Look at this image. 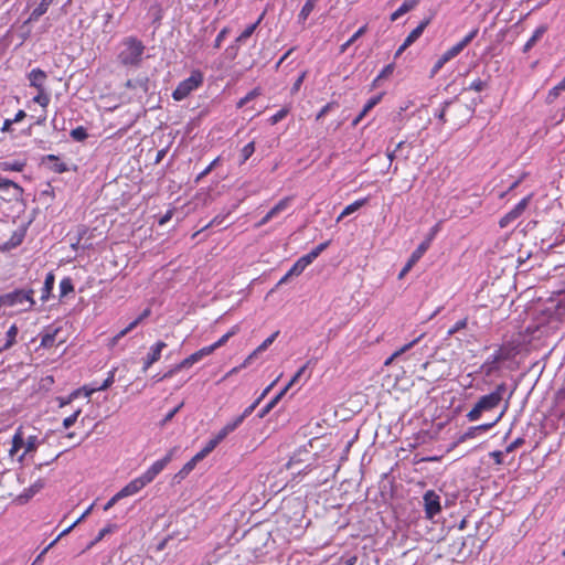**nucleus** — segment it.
I'll return each mask as SVG.
<instances>
[{"instance_id": "obj_53", "label": "nucleus", "mask_w": 565, "mask_h": 565, "mask_svg": "<svg viewBox=\"0 0 565 565\" xmlns=\"http://www.w3.org/2000/svg\"><path fill=\"white\" fill-rule=\"evenodd\" d=\"M115 372H116V369H113L108 373L107 379L95 391H106L108 387H110L113 385V383L115 382Z\"/></svg>"}, {"instance_id": "obj_29", "label": "nucleus", "mask_w": 565, "mask_h": 565, "mask_svg": "<svg viewBox=\"0 0 565 565\" xmlns=\"http://www.w3.org/2000/svg\"><path fill=\"white\" fill-rule=\"evenodd\" d=\"M25 166H26V162L25 161H20V160H14L12 162H9V161L0 162V169L2 171H17V172H21V171H23Z\"/></svg>"}, {"instance_id": "obj_54", "label": "nucleus", "mask_w": 565, "mask_h": 565, "mask_svg": "<svg viewBox=\"0 0 565 565\" xmlns=\"http://www.w3.org/2000/svg\"><path fill=\"white\" fill-rule=\"evenodd\" d=\"M467 324H468V318L466 317V318H463V319H461V320L457 321V322H456V323H455V324H454V326L448 330L447 334H448V335H452V334H455L456 332H458V331H460V330L465 329V328L467 327Z\"/></svg>"}, {"instance_id": "obj_12", "label": "nucleus", "mask_w": 565, "mask_h": 565, "mask_svg": "<svg viewBox=\"0 0 565 565\" xmlns=\"http://www.w3.org/2000/svg\"><path fill=\"white\" fill-rule=\"evenodd\" d=\"M531 196H526L522 199L509 213L502 216L499 221V225L501 228L507 227L511 222L515 221L521 214L525 211Z\"/></svg>"}, {"instance_id": "obj_62", "label": "nucleus", "mask_w": 565, "mask_h": 565, "mask_svg": "<svg viewBox=\"0 0 565 565\" xmlns=\"http://www.w3.org/2000/svg\"><path fill=\"white\" fill-rule=\"evenodd\" d=\"M479 30L476 28L470 31L460 42L466 47L478 34Z\"/></svg>"}, {"instance_id": "obj_8", "label": "nucleus", "mask_w": 565, "mask_h": 565, "mask_svg": "<svg viewBox=\"0 0 565 565\" xmlns=\"http://www.w3.org/2000/svg\"><path fill=\"white\" fill-rule=\"evenodd\" d=\"M311 458L312 455L309 450H307L306 448L300 449L297 452H295L294 456L290 457L286 467L289 470L295 469L294 473L306 472L310 466L309 461L311 460Z\"/></svg>"}, {"instance_id": "obj_18", "label": "nucleus", "mask_w": 565, "mask_h": 565, "mask_svg": "<svg viewBox=\"0 0 565 565\" xmlns=\"http://www.w3.org/2000/svg\"><path fill=\"white\" fill-rule=\"evenodd\" d=\"M290 198H284L280 200L273 209H270L267 214L256 224L257 227H260L267 224L271 218L278 215L280 212L287 209L290 203Z\"/></svg>"}, {"instance_id": "obj_2", "label": "nucleus", "mask_w": 565, "mask_h": 565, "mask_svg": "<svg viewBox=\"0 0 565 565\" xmlns=\"http://www.w3.org/2000/svg\"><path fill=\"white\" fill-rule=\"evenodd\" d=\"M145 45L135 36L124 39L118 53V62L124 66H138L142 61Z\"/></svg>"}, {"instance_id": "obj_37", "label": "nucleus", "mask_w": 565, "mask_h": 565, "mask_svg": "<svg viewBox=\"0 0 565 565\" xmlns=\"http://www.w3.org/2000/svg\"><path fill=\"white\" fill-rule=\"evenodd\" d=\"M18 327L15 324H12L9 330L7 331V341L2 345V349H10L15 343V338L18 335Z\"/></svg>"}, {"instance_id": "obj_43", "label": "nucleus", "mask_w": 565, "mask_h": 565, "mask_svg": "<svg viewBox=\"0 0 565 565\" xmlns=\"http://www.w3.org/2000/svg\"><path fill=\"white\" fill-rule=\"evenodd\" d=\"M259 95H260V89L258 87L252 89L245 97H243L238 100V103L236 105L237 108H242L243 106H245L247 103L255 99Z\"/></svg>"}, {"instance_id": "obj_22", "label": "nucleus", "mask_w": 565, "mask_h": 565, "mask_svg": "<svg viewBox=\"0 0 565 565\" xmlns=\"http://www.w3.org/2000/svg\"><path fill=\"white\" fill-rule=\"evenodd\" d=\"M429 19L422 21L419 25L415 28L405 39V46H411L423 34L424 30L429 24Z\"/></svg>"}, {"instance_id": "obj_52", "label": "nucleus", "mask_w": 565, "mask_h": 565, "mask_svg": "<svg viewBox=\"0 0 565 565\" xmlns=\"http://www.w3.org/2000/svg\"><path fill=\"white\" fill-rule=\"evenodd\" d=\"M115 529V525L109 524L102 529L95 540L89 544L88 547L95 545L97 542L102 541L107 534L111 533Z\"/></svg>"}, {"instance_id": "obj_42", "label": "nucleus", "mask_w": 565, "mask_h": 565, "mask_svg": "<svg viewBox=\"0 0 565 565\" xmlns=\"http://www.w3.org/2000/svg\"><path fill=\"white\" fill-rule=\"evenodd\" d=\"M447 117L449 119L448 122L454 126H461L469 120V118L463 117L461 113H448Z\"/></svg>"}, {"instance_id": "obj_34", "label": "nucleus", "mask_w": 565, "mask_h": 565, "mask_svg": "<svg viewBox=\"0 0 565 565\" xmlns=\"http://www.w3.org/2000/svg\"><path fill=\"white\" fill-rule=\"evenodd\" d=\"M57 332H58V329H54L53 331H49V332H45L44 334H42L41 347L46 348V349L52 348L55 342Z\"/></svg>"}, {"instance_id": "obj_45", "label": "nucleus", "mask_w": 565, "mask_h": 565, "mask_svg": "<svg viewBox=\"0 0 565 565\" xmlns=\"http://www.w3.org/2000/svg\"><path fill=\"white\" fill-rule=\"evenodd\" d=\"M38 447V437L36 436H29L26 440H24V452L21 456L20 459H22L26 454L34 451Z\"/></svg>"}, {"instance_id": "obj_19", "label": "nucleus", "mask_w": 565, "mask_h": 565, "mask_svg": "<svg viewBox=\"0 0 565 565\" xmlns=\"http://www.w3.org/2000/svg\"><path fill=\"white\" fill-rule=\"evenodd\" d=\"M279 331L274 332L270 337H268L262 344H259L244 361L242 366H247L250 364L252 360L255 359L258 354L265 352L269 345L275 341V339L278 337Z\"/></svg>"}, {"instance_id": "obj_25", "label": "nucleus", "mask_w": 565, "mask_h": 565, "mask_svg": "<svg viewBox=\"0 0 565 565\" xmlns=\"http://www.w3.org/2000/svg\"><path fill=\"white\" fill-rule=\"evenodd\" d=\"M45 161L53 162V164L50 167V169L55 173H63L68 170L66 163L61 162L57 156L47 154L43 158V162H45Z\"/></svg>"}, {"instance_id": "obj_55", "label": "nucleus", "mask_w": 565, "mask_h": 565, "mask_svg": "<svg viewBox=\"0 0 565 565\" xmlns=\"http://www.w3.org/2000/svg\"><path fill=\"white\" fill-rule=\"evenodd\" d=\"M195 465L189 460L181 469L180 471L175 475V477H179L181 479L185 478L193 469H194Z\"/></svg>"}, {"instance_id": "obj_7", "label": "nucleus", "mask_w": 565, "mask_h": 565, "mask_svg": "<svg viewBox=\"0 0 565 565\" xmlns=\"http://www.w3.org/2000/svg\"><path fill=\"white\" fill-rule=\"evenodd\" d=\"M274 385L270 384L265 391L264 393L262 394V396L255 401L250 406H248L244 412L243 414H241L239 416H237L235 419H233L232 422L227 423L218 433L217 435L214 437L215 439H217L218 443H221L228 434H231L232 431H234L243 422L244 419L250 415L254 409L256 408V406L258 405L260 398L271 388V386Z\"/></svg>"}, {"instance_id": "obj_47", "label": "nucleus", "mask_w": 565, "mask_h": 565, "mask_svg": "<svg viewBox=\"0 0 565 565\" xmlns=\"http://www.w3.org/2000/svg\"><path fill=\"white\" fill-rule=\"evenodd\" d=\"M213 352H214L213 348L211 345H209V347H204V348L200 349L199 351L192 353L191 356H192V360H194V362L196 363Z\"/></svg>"}, {"instance_id": "obj_31", "label": "nucleus", "mask_w": 565, "mask_h": 565, "mask_svg": "<svg viewBox=\"0 0 565 565\" xmlns=\"http://www.w3.org/2000/svg\"><path fill=\"white\" fill-rule=\"evenodd\" d=\"M318 0H307L305 6L302 7L301 11L298 14V21L299 23H303L310 13L313 11Z\"/></svg>"}, {"instance_id": "obj_60", "label": "nucleus", "mask_w": 565, "mask_h": 565, "mask_svg": "<svg viewBox=\"0 0 565 565\" xmlns=\"http://www.w3.org/2000/svg\"><path fill=\"white\" fill-rule=\"evenodd\" d=\"M288 114V109L286 108H282L280 109L278 113H276L275 115H273L269 119L270 124L271 125H276L277 122H279L280 120H282Z\"/></svg>"}, {"instance_id": "obj_39", "label": "nucleus", "mask_w": 565, "mask_h": 565, "mask_svg": "<svg viewBox=\"0 0 565 565\" xmlns=\"http://www.w3.org/2000/svg\"><path fill=\"white\" fill-rule=\"evenodd\" d=\"M238 332V327L237 326H234L227 333H225L218 341H216L215 343L211 344V347L213 348V350L215 351L216 349L221 348L222 345H224L233 335H235L236 333Z\"/></svg>"}, {"instance_id": "obj_14", "label": "nucleus", "mask_w": 565, "mask_h": 565, "mask_svg": "<svg viewBox=\"0 0 565 565\" xmlns=\"http://www.w3.org/2000/svg\"><path fill=\"white\" fill-rule=\"evenodd\" d=\"M503 412H501L499 414V416H497L494 418L493 422L491 423H488V424H482V425H479V426H473V427H469L467 431H465L459 438H458V443H463L468 439H471V438H475L480 431H487L489 430L490 428H492L500 419L501 417L503 416Z\"/></svg>"}, {"instance_id": "obj_15", "label": "nucleus", "mask_w": 565, "mask_h": 565, "mask_svg": "<svg viewBox=\"0 0 565 565\" xmlns=\"http://www.w3.org/2000/svg\"><path fill=\"white\" fill-rule=\"evenodd\" d=\"M148 482L143 479L142 476L131 480L128 484H126L119 492H117V498H126L139 492L142 488H145Z\"/></svg>"}, {"instance_id": "obj_40", "label": "nucleus", "mask_w": 565, "mask_h": 565, "mask_svg": "<svg viewBox=\"0 0 565 565\" xmlns=\"http://www.w3.org/2000/svg\"><path fill=\"white\" fill-rule=\"evenodd\" d=\"M367 26H361L345 43H343L340 47V51L343 53L347 49L352 45L359 38H361L366 32Z\"/></svg>"}, {"instance_id": "obj_3", "label": "nucleus", "mask_w": 565, "mask_h": 565, "mask_svg": "<svg viewBox=\"0 0 565 565\" xmlns=\"http://www.w3.org/2000/svg\"><path fill=\"white\" fill-rule=\"evenodd\" d=\"M33 290L15 289L11 292L0 295V308L1 307H15L29 303L26 308L21 310H28L34 305Z\"/></svg>"}, {"instance_id": "obj_38", "label": "nucleus", "mask_w": 565, "mask_h": 565, "mask_svg": "<svg viewBox=\"0 0 565 565\" xmlns=\"http://www.w3.org/2000/svg\"><path fill=\"white\" fill-rule=\"evenodd\" d=\"M463 49H465V46L462 45L461 42L457 43L456 45L451 46L449 50H447L443 54V61H448L449 62L451 58H454L458 54H460Z\"/></svg>"}, {"instance_id": "obj_13", "label": "nucleus", "mask_w": 565, "mask_h": 565, "mask_svg": "<svg viewBox=\"0 0 565 565\" xmlns=\"http://www.w3.org/2000/svg\"><path fill=\"white\" fill-rule=\"evenodd\" d=\"M429 247V241H425L418 245V247L412 253L409 259L398 274V279H403L406 274L413 268V266L422 258L425 252Z\"/></svg>"}, {"instance_id": "obj_61", "label": "nucleus", "mask_w": 565, "mask_h": 565, "mask_svg": "<svg viewBox=\"0 0 565 565\" xmlns=\"http://www.w3.org/2000/svg\"><path fill=\"white\" fill-rule=\"evenodd\" d=\"M524 443H525L524 438H522V437L516 438L509 446H507L505 452L510 454V452L514 451L515 449H518L519 447L524 445Z\"/></svg>"}, {"instance_id": "obj_44", "label": "nucleus", "mask_w": 565, "mask_h": 565, "mask_svg": "<svg viewBox=\"0 0 565 565\" xmlns=\"http://www.w3.org/2000/svg\"><path fill=\"white\" fill-rule=\"evenodd\" d=\"M70 135L75 141H84L88 137L87 130L82 126L71 130Z\"/></svg>"}, {"instance_id": "obj_6", "label": "nucleus", "mask_w": 565, "mask_h": 565, "mask_svg": "<svg viewBox=\"0 0 565 565\" xmlns=\"http://www.w3.org/2000/svg\"><path fill=\"white\" fill-rule=\"evenodd\" d=\"M448 113H461L463 117L471 118L473 110L466 104L460 103L457 98L445 102L443 107L435 114L441 125L449 121L447 117Z\"/></svg>"}, {"instance_id": "obj_46", "label": "nucleus", "mask_w": 565, "mask_h": 565, "mask_svg": "<svg viewBox=\"0 0 565 565\" xmlns=\"http://www.w3.org/2000/svg\"><path fill=\"white\" fill-rule=\"evenodd\" d=\"M263 17H264V13L259 17V19H258L255 23H253V24L248 25V26H247V28L242 32V34L238 36V39H237V40H238V41H242V40H246V39H248V38H249L254 32H255V30H256V28L258 26V24L260 23V21H262Z\"/></svg>"}, {"instance_id": "obj_20", "label": "nucleus", "mask_w": 565, "mask_h": 565, "mask_svg": "<svg viewBox=\"0 0 565 565\" xmlns=\"http://www.w3.org/2000/svg\"><path fill=\"white\" fill-rule=\"evenodd\" d=\"M45 79H46V74H45V72H43L40 68H34L29 74L30 86L36 88L38 90L45 89L44 88Z\"/></svg>"}, {"instance_id": "obj_28", "label": "nucleus", "mask_w": 565, "mask_h": 565, "mask_svg": "<svg viewBox=\"0 0 565 565\" xmlns=\"http://www.w3.org/2000/svg\"><path fill=\"white\" fill-rule=\"evenodd\" d=\"M45 486L44 479L39 478L34 481L28 489L24 490L21 498H24L26 500L31 499L34 494H36L39 491H41Z\"/></svg>"}, {"instance_id": "obj_64", "label": "nucleus", "mask_w": 565, "mask_h": 565, "mask_svg": "<svg viewBox=\"0 0 565 565\" xmlns=\"http://www.w3.org/2000/svg\"><path fill=\"white\" fill-rule=\"evenodd\" d=\"M194 363V360H192V356L190 355L183 361H181L179 364H177V370L181 371L183 369L192 366Z\"/></svg>"}, {"instance_id": "obj_16", "label": "nucleus", "mask_w": 565, "mask_h": 565, "mask_svg": "<svg viewBox=\"0 0 565 565\" xmlns=\"http://www.w3.org/2000/svg\"><path fill=\"white\" fill-rule=\"evenodd\" d=\"M167 347L163 341H158L150 348V352L143 360L142 370L147 371L153 363L160 360L162 350Z\"/></svg>"}, {"instance_id": "obj_56", "label": "nucleus", "mask_w": 565, "mask_h": 565, "mask_svg": "<svg viewBox=\"0 0 565 565\" xmlns=\"http://www.w3.org/2000/svg\"><path fill=\"white\" fill-rule=\"evenodd\" d=\"M488 87V83L486 81H482L480 78L475 79L467 89L476 90V92H482Z\"/></svg>"}, {"instance_id": "obj_27", "label": "nucleus", "mask_w": 565, "mask_h": 565, "mask_svg": "<svg viewBox=\"0 0 565 565\" xmlns=\"http://www.w3.org/2000/svg\"><path fill=\"white\" fill-rule=\"evenodd\" d=\"M382 95L374 96L367 100L359 116L353 120V126H356L361 119L381 100Z\"/></svg>"}, {"instance_id": "obj_17", "label": "nucleus", "mask_w": 565, "mask_h": 565, "mask_svg": "<svg viewBox=\"0 0 565 565\" xmlns=\"http://www.w3.org/2000/svg\"><path fill=\"white\" fill-rule=\"evenodd\" d=\"M151 313L150 308H146L141 315L136 318L134 321H131L125 329H122L120 332H118L110 341L111 345L117 344V342L125 337L128 332L134 330L143 319L148 318Z\"/></svg>"}, {"instance_id": "obj_32", "label": "nucleus", "mask_w": 565, "mask_h": 565, "mask_svg": "<svg viewBox=\"0 0 565 565\" xmlns=\"http://www.w3.org/2000/svg\"><path fill=\"white\" fill-rule=\"evenodd\" d=\"M503 359H504V356L502 355L501 351H498L494 354H492L491 356H489L483 365V367H488L487 374H490L492 372V370H494L497 367V364L499 362H501Z\"/></svg>"}, {"instance_id": "obj_48", "label": "nucleus", "mask_w": 565, "mask_h": 565, "mask_svg": "<svg viewBox=\"0 0 565 565\" xmlns=\"http://www.w3.org/2000/svg\"><path fill=\"white\" fill-rule=\"evenodd\" d=\"M562 90H565V77L550 90L547 96L548 100L553 102L556 99Z\"/></svg>"}, {"instance_id": "obj_1", "label": "nucleus", "mask_w": 565, "mask_h": 565, "mask_svg": "<svg viewBox=\"0 0 565 565\" xmlns=\"http://www.w3.org/2000/svg\"><path fill=\"white\" fill-rule=\"evenodd\" d=\"M507 392L505 383H501L497 385L495 390L490 394L481 396L473 408L467 414V418L470 422L478 420L482 413L490 412L499 406L501 403L503 395Z\"/></svg>"}, {"instance_id": "obj_11", "label": "nucleus", "mask_w": 565, "mask_h": 565, "mask_svg": "<svg viewBox=\"0 0 565 565\" xmlns=\"http://www.w3.org/2000/svg\"><path fill=\"white\" fill-rule=\"evenodd\" d=\"M0 190L7 193V201H18L23 194V188L14 181L0 177Z\"/></svg>"}, {"instance_id": "obj_9", "label": "nucleus", "mask_w": 565, "mask_h": 565, "mask_svg": "<svg viewBox=\"0 0 565 565\" xmlns=\"http://www.w3.org/2000/svg\"><path fill=\"white\" fill-rule=\"evenodd\" d=\"M423 500L427 519H433L441 511L440 497L434 490L426 491Z\"/></svg>"}, {"instance_id": "obj_36", "label": "nucleus", "mask_w": 565, "mask_h": 565, "mask_svg": "<svg viewBox=\"0 0 565 565\" xmlns=\"http://www.w3.org/2000/svg\"><path fill=\"white\" fill-rule=\"evenodd\" d=\"M366 202V199H362V200H358L355 202H353L352 204L348 205L343 211L342 213L339 215L338 217V222L340 220H342L344 216L355 212L356 210H359L361 206H363Z\"/></svg>"}, {"instance_id": "obj_41", "label": "nucleus", "mask_w": 565, "mask_h": 565, "mask_svg": "<svg viewBox=\"0 0 565 565\" xmlns=\"http://www.w3.org/2000/svg\"><path fill=\"white\" fill-rule=\"evenodd\" d=\"M33 102L45 108L50 103V95L45 89L38 90V95L33 97Z\"/></svg>"}, {"instance_id": "obj_49", "label": "nucleus", "mask_w": 565, "mask_h": 565, "mask_svg": "<svg viewBox=\"0 0 565 565\" xmlns=\"http://www.w3.org/2000/svg\"><path fill=\"white\" fill-rule=\"evenodd\" d=\"M254 151H255V143H254V141L248 142L246 146H244V148L241 151V156H242L241 163L246 162L252 157Z\"/></svg>"}, {"instance_id": "obj_35", "label": "nucleus", "mask_w": 565, "mask_h": 565, "mask_svg": "<svg viewBox=\"0 0 565 565\" xmlns=\"http://www.w3.org/2000/svg\"><path fill=\"white\" fill-rule=\"evenodd\" d=\"M74 291V285L70 277H65L60 282V296L61 298L67 296Z\"/></svg>"}, {"instance_id": "obj_4", "label": "nucleus", "mask_w": 565, "mask_h": 565, "mask_svg": "<svg viewBox=\"0 0 565 565\" xmlns=\"http://www.w3.org/2000/svg\"><path fill=\"white\" fill-rule=\"evenodd\" d=\"M203 83V74L200 71L191 73L190 77L182 81L172 93L174 100H182L188 97L191 92L196 89Z\"/></svg>"}, {"instance_id": "obj_26", "label": "nucleus", "mask_w": 565, "mask_h": 565, "mask_svg": "<svg viewBox=\"0 0 565 565\" xmlns=\"http://www.w3.org/2000/svg\"><path fill=\"white\" fill-rule=\"evenodd\" d=\"M422 338H423V334L419 335L418 338H416L415 340L406 343L401 349L396 350L390 358L386 359V361L384 362V365L387 366V365L392 364V362L395 359H397L398 356H401L402 354H404L405 352L411 350Z\"/></svg>"}, {"instance_id": "obj_57", "label": "nucleus", "mask_w": 565, "mask_h": 565, "mask_svg": "<svg viewBox=\"0 0 565 565\" xmlns=\"http://www.w3.org/2000/svg\"><path fill=\"white\" fill-rule=\"evenodd\" d=\"M79 414H81V409H77V411H75L72 415H70L68 417H66V418L63 420V426H64V428H65V429H68L71 426H73V425L76 423V420H77V418H78Z\"/></svg>"}, {"instance_id": "obj_21", "label": "nucleus", "mask_w": 565, "mask_h": 565, "mask_svg": "<svg viewBox=\"0 0 565 565\" xmlns=\"http://www.w3.org/2000/svg\"><path fill=\"white\" fill-rule=\"evenodd\" d=\"M53 3V0H42L40 4L31 12L25 23L38 21L44 13H46L49 7Z\"/></svg>"}, {"instance_id": "obj_58", "label": "nucleus", "mask_w": 565, "mask_h": 565, "mask_svg": "<svg viewBox=\"0 0 565 565\" xmlns=\"http://www.w3.org/2000/svg\"><path fill=\"white\" fill-rule=\"evenodd\" d=\"M184 403L181 402L178 406H175L173 409H171L162 419L161 422V425H166L167 423H169L174 416L175 414L183 407Z\"/></svg>"}, {"instance_id": "obj_33", "label": "nucleus", "mask_w": 565, "mask_h": 565, "mask_svg": "<svg viewBox=\"0 0 565 565\" xmlns=\"http://www.w3.org/2000/svg\"><path fill=\"white\" fill-rule=\"evenodd\" d=\"M22 447H24V437L21 428H19L12 438L10 455H14Z\"/></svg>"}, {"instance_id": "obj_51", "label": "nucleus", "mask_w": 565, "mask_h": 565, "mask_svg": "<svg viewBox=\"0 0 565 565\" xmlns=\"http://www.w3.org/2000/svg\"><path fill=\"white\" fill-rule=\"evenodd\" d=\"M394 64H388L386 65L382 72L377 75V77L375 78L374 81V85H376L380 81L384 79V78H387L390 75L393 74L394 72Z\"/></svg>"}, {"instance_id": "obj_10", "label": "nucleus", "mask_w": 565, "mask_h": 565, "mask_svg": "<svg viewBox=\"0 0 565 565\" xmlns=\"http://www.w3.org/2000/svg\"><path fill=\"white\" fill-rule=\"evenodd\" d=\"M177 449L172 448L162 459L157 460L151 467L142 475L143 479L150 483L172 460V456Z\"/></svg>"}, {"instance_id": "obj_30", "label": "nucleus", "mask_w": 565, "mask_h": 565, "mask_svg": "<svg viewBox=\"0 0 565 565\" xmlns=\"http://www.w3.org/2000/svg\"><path fill=\"white\" fill-rule=\"evenodd\" d=\"M54 281H55V277H54V274L53 273H49L45 277V280H44V286H43V289H42V296H41V299L43 301L47 300L49 297H50V294L54 287Z\"/></svg>"}, {"instance_id": "obj_23", "label": "nucleus", "mask_w": 565, "mask_h": 565, "mask_svg": "<svg viewBox=\"0 0 565 565\" xmlns=\"http://www.w3.org/2000/svg\"><path fill=\"white\" fill-rule=\"evenodd\" d=\"M418 2L419 0H406L396 11L391 14V21H396L403 14L413 10L418 4Z\"/></svg>"}, {"instance_id": "obj_59", "label": "nucleus", "mask_w": 565, "mask_h": 565, "mask_svg": "<svg viewBox=\"0 0 565 565\" xmlns=\"http://www.w3.org/2000/svg\"><path fill=\"white\" fill-rule=\"evenodd\" d=\"M305 269L306 266L298 259L289 269V275L299 276Z\"/></svg>"}, {"instance_id": "obj_5", "label": "nucleus", "mask_w": 565, "mask_h": 565, "mask_svg": "<svg viewBox=\"0 0 565 565\" xmlns=\"http://www.w3.org/2000/svg\"><path fill=\"white\" fill-rule=\"evenodd\" d=\"M476 543L475 535H468L467 537H460L454 541L450 546V553L455 555V559L457 562L467 561L473 553V547Z\"/></svg>"}, {"instance_id": "obj_50", "label": "nucleus", "mask_w": 565, "mask_h": 565, "mask_svg": "<svg viewBox=\"0 0 565 565\" xmlns=\"http://www.w3.org/2000/svg\"><path fill=\"white\" fill-rule=\"evenodd\" d=\"M220 162V158L214 159L202 172L198 174L195 178V183H199L203 178H205Z\"/></svg>"}, {"instance_id": "obj_24", "label": "nucleus", "mask_w": 565, "mask_h": 565, "mask_svg": "<svg viewBox=\"0 0 565 565\" xmlns=\"http://www.w3.org/2000/svg\"><path fill=\"white\" fill-rule=\"evenodd\" d=\"M546 31H547V28L545 25H540L534 31V33L529 39V41L525 43V45L523 47V52L524 53L529 52L542 39V36L545 34Z\"/></svg>"}, {"instance_id": "obj_63", "label": "nucleus", "mask_w": 565, "mask_h": 565, "mask_svg": "<svg viewBox=\"0 0 565 565\" xmlns=\"http://www.w3.org/2000/svg\"><path fill=\"white\" fill-rule=\"evenodd\" d=\"M479 30L476 28L470 31L460 42L466 47L478 34Z\"/></svg>"}]
</instances>
